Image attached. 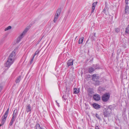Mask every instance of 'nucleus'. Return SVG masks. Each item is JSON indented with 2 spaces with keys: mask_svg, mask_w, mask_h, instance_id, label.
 <instances>
[{
  "mask_svg": "<svg viewBox=\"0 0 129 129\" xmlns=\"http://www.w3.org/2000/svg\"><path fill=\"white\" fill-rule=\"evenodd\" d=\"M16 55L15 50H14L9 56L7 61L5 64L6 67L9 68L13 63Z\"/></svg>",
  "mask_w": 129,
  "mask_h": 129,
  "instance_id": "1",
  "label": "nucleus"
},
{
  "mask_svg": "<svg viewBox=\"0 0 129 129\" xmlns=\"http://www.w3.org/2000/svg\"><path fill=\"white\" fill-rule=\"evenodd\" d=\"M111 109L109 107L105 108L103 111V115L105 117H108L111 112Z\"/></svg>",
  "mask_w": 129,
  "mask_h": 129,
  "instance_id": "2",
  "label": "nucleus"
},
{
  "mask_svg": "<svg viewBox=\"0 0 129 129\" xmlns=\"http://www.w3.org/2000/svg\"><path fill=\"white\" fill-rule=\"evenodd\" d=\"M9 111V108L7 109V111L5 113L4 115L2 117V120L1 121L2 124H0V126L3 125L6 120V118L7 116Z\"/></svg>",
  "mask_w": 129,
  "mask_h": 129,
  "instance_id": "3",
  "label": "nucleus"
},
{
  "mask_svg": "<svg viewBox=\"0 0 129 129\" xmlns=\"http://www.w3.org/2000/svg\"><path fill=\"white\" fill-rule=\"evenodd\" d=\"M110 94L109 93L106 92L102 96V99L104 102H107L109 99Z\"/></svg>",
  "mask_w": 129,
  "mask_h": 129,
  "instance_id": "4",
  "label": "nucleus"
},
{
  "mask_svg": "<svg viewBox=\"0 0 129 129\" xmlns=\"http://www.w3.org/2000/svg\"><path fill=\"white\" fill-rule=\"evenodd\" d=\"M61 12V9L60 8L58 9L57 10L55 15L54 17L53 20V21L54 23L56 22L58 18L60 15Z\"/></svg>",
  "mask_w": 129,
  "mask_h": 129,
  "instance_id": "5",
  "label": "nucleus"
},
{
  "mask_svg": "<svg viewBox=\"0 0 129 129\" xmlns=\"http://www.w3.org/2000/svg\"><path fill=\"white\" fill-rule=\"evenodd\" d=\"M93 98L94 100L96 101H99L101 99V96L100 95L98 94H95L93 96Z\"/></svg>",
  "mask_w": 129,
  "mask_h": 129,
  "instance_id": "6",
  "label": "nucleus"
},
{
  "mask_svg": "<svg viewBox=\"0 0 129 129\" xmlns=\"http://www.w3.org/2000/svg\"><path fill=\"white\" fill-rule=\"evenodd\" d=\"M17 111L16 110H15L13 111V113L12 114V117L11 118L12 119L15 120V118L17 115Z\"/></svg>",
  "mask_w": 129,
  "mask_h": 129,
  "instance_id": "7",
  "label": "nucleus"
},
{
  "mask_svg": "<svg viewBox=\"0 0 129 129\" xmlns=\"http://www.w3.org/2000/svg\"><path fill=\"white\" fill-rule=\"evenodd\" d=\"M100 78V77L97 75L94 74L92 76V80L93 81H95V79L98 80Z\"/></svg>",
  "mask_w": 129,
  "mask_h": 129,
  "instance_id": "8",
  "label": "nucleus"
},
{
  "mask_svg": "<svg viewBox=\"0 0 129 129\" xmlns=\"http://www.w3.org/2000/svg\"><path fill=\"white\" fill-rule=\"evenodd\" d=\"M73 60L72 59H70L68 60L67 64L68 67L73 65Z\"/></svg>",
  "mask_w": 129,
  "mask_h": 129,
  "instance_id": "9",
  "label": "nucleus"
},
{
  "mask_svg": "<svg viewBox=\"0 0 129 129\" xmlns=\"http://www.w3.org/2000/svg\"><path fill=\"white\" fill-rule=\"evenodd\" d=\"M92 106L94 108L96 109H98L100 108L101 106L96 103H94L92 104Z\"/></svg>",
  "mask_w": 129,
  "mask_h": 129,
  "instance_id": "10",
  "label": "nucleus"
},
{
  "mask_svg": "<svg viewBox=\"0 0 129 129\" xmlns=\"http://www.w3.org/2000/svg\"><path fill=\"white\" fill-rule=\"evenodd\" d=\"M31 107L30 104H28L26 106V110L27 113L31 111Z\"/></svg>",
  "mask_w": 129,
  "mask_h": 129,
  "instance_id": "11",
  "label": "nucleus"
},
{
  "mask_svg": "<svg viewBox=\"0 0 129 129\" xmlns=\"http://www.w3.org/2000/svg\"><path fill=\"white\" fill-rule=\"evenodd\" d=\"M34 128L35 129H45L42 126H41L39 123H37L34 127Z\"/></svg>",
  "mask_w": 129,
  "mask_h": 129,
  "instance_id": "12",
  "label": "nucleus"
},
{
  "mask_svg": "<svg viewBox=\"0 0 129 129\" xmlns=\"http://www.w3.org/2000/svg\"><path fill=\"white\" fill-rule=\"evenodd\" d=\"M129 6L126 4L125 7V14H128L129 13Z\"/></svg>",
  "mask_w": 129,
  "mask_h": 129,
  "instance_id": "13",
  "label": "nucleus"
},
{
  "mask_svg": "<svg viewBox=\"0 0 129 129\" xmlns=\"http://www.w3.org/2000/svg\"><path fill=\"white\" fill-rule=\"evenodd\" d=\"M87 91L88 93V94L89 95H91L93 93V92L92 89L90 88L88 89Z\"/></svg>",
  "mask_w": 129,
  "mask_h": 129,
  "instance_id": "14",
  "label": "nucleus"
},
{
  "mask_svg": "<svg viewBox=\"0 0 129 129\" xmlns=\"http://www.w3.org/2000/svg\"><path fill=\"white\" fill-rule=\"evenodd\" d=\"M23 35H22L21 34L18 37L17 40V43H18L19 42L21 39L23 37Z\"/></svg>",
  "mask_w": 129,
  "mask_h": 129,
  "instance_id": "15",
  "label": "nucleus"
},
{
  "mask_svg": "<svg viewBox=\"0 0 129 129\" xmlns=\"http://www.w3.org/2000/svg\"><path fill=\"white\" fill-rule=\"evenodd\" d=\"M21 77V76L20 75L18 76L15 81V82L16 83H19L20 82Z\"/></svg>",
  "mask_w": 129,
  "mask_h": 129,
  "instance_id": "16",
  "label": "nucleus"
},
{
  "mask_svg": "<svg viewBox=\"0 0 129 129\" xmlns=\"http://www.w3.org/2000/svg\"><path fill=\"white\" fill-rule=\"evenodd\" d=\"M94 70H95L94 68H93L92 67H90L89 68L88 71L89 73H91Z\"/></svg>",
  "mask_w": 129,
  "mask_h": 129,
  "instance_id": "17",
  "label": "nucleus"
},
{
  "mask_svg": "<svg viewBox=\"0 0 129 129\" xmlns=\"http://www.w3.org/2000/svg\"><path fill=\"white\" fill-rule=\"evenodd\" d=\"M74 94H76L78 93L79 92V89H78L77 88H74Z\"/></svg>",
  "mask_w": 129,
  "mask_h": 129,
  "instance_id": "18",
  "label": "nucleus"
},
{
  "mask_svg": "<svg viewBox=\"0 0 129 129\" xmlns=\"http://www.w3.org/2000/svg\"><path fill=\"white\" fill-rule=\"evenodd\" d=\"M84 38L83 37H82L79 39L78 43L79 44H82L83 41V39Z\"/></svg>",
  "mask_w": 129,
  "mask_h": 129,
  "instance_id": "19",
  "label": "nucleus"
},
{
  "mask_svg": "<svg viewBox=\"0 0 129 129\" xmlns=\"http://www.w3.org/2000/svg\"><path fill=\"white\" fill-rule=\"evenodd\" d=\"M95 36H93L90 35V38L92 41H95Z\"/></svg>",
  "mask_w": 129,
  "mask_h": 129,
  "instance_id": "20",
  "label": "nucleus"
},
{
  "mask_svg": "<svg viewBox=\"0 0 129 129\" xmlns=\"http://www.w3.org/2000/svg\"><path fill=\"white\" fill-rule=\"evenodd\" d=\"M125 33L126 34H129V25L126 28Z\"/></svg>",
  "mask_w": 129,
  "mask_h": 129,
  "instance_id": "21",
  "label": "nucleus"
},
{
  "mask_svg": "<svg viewBox=\"0 0 129 129\" xmlns=\"http://www.w3.org/2000/svg\"><path fill=\"white\" fill-rule=\"evenodd\" d=\"M93 67L95 69H100V67H99V65L98 64L94 65L93 66Z\"/></svg>",
  "mask_w": 129,
  "mask_h": 129,
  "instance_id": "22",
  "label": "nucleus"
},
{
  "mask_svg": "<svg viewBox=\"0 0 129 129\" xmlns=\"http://www.w3.org/2000/svg\"><path fill=\"white\" fill-rule=\"evenodd\" d=\"M15 121V120H14L12 119H11V120L10 121V122L9 124V128H10V126H11L12 125L13 122L14 121Z\"/></svg>",
  "mask_w": 129,
  "mask_h": 129,
  "instance_id": "23",
  "label": "nucleus"
},
{
  "mask_svg": "<svg viewBox=\"0 0 129 129\" xmlns=\"http://www.w3.org/2000/svg\"><path fill=\"white\" fill-rule=\"evenodd\" d=\"M29 29L27 28H26L24 30L23 32L21 34L22 35H25L26 32Z\"/></svg>",
  "mask_w": 129,
  "mask_h": 129,
  "instance_id": "24",
  "label": "nucleus"
},
{
  "mask_svg": "<svg viewBox=\"0 0 129 129\" xmlns=\"http://www.w3.org/2000/svg\"><path fill=\"white\" fill-rule=\"evenodd\" d=\"M40 51L39 50V49L37 50L35 52V53L33 55V56H35L36 55L38 54L40 52Z\"/></svg>",
  "mask_w": 129,
  "mask_h": 129,
  "instance_id": "25",
  "label": "nucleus"
},
{
  "mask_svg": "<svg viewBox=\"0 0 129 129\" xmlns=\"http://www.w3.org/2000/svg\"><path fill=\"white\" fill-rule=\"evenodd\" d=\"M35 57V56L33 55V56L31 57L30 61V64H31L33 62V61Z\"/></svg>",
  "mask_w": 129,
  "mask_h": 129,
  "instance_id": "26",
  "label": "nucleus"
},
{
  "mask_svg": "<svg viewBox=\"0 0 129 129\" xmlns=\"http://www.w3.org/2000/svg\"><path fill=\"white\" fill-rule=\"evenodd\" d=\"M11 27L10 26H9L8 27H7V28H6L5 29V31H6L7 30H8L10 29H11Z\"/></svg>",
  "mask_w": 129,
  "mask_h": 129,
  "instance_id": "27",
  "label": "nucleus"
},
{
  "mask_svg": "<svg viewBox=\"0 0 129 129\" xmlns=\"http://www.w3.org/2000/svg\"><path fill=\"white\" fill-rule=\"evenodd\" d=\"M97 2L93 3L92 4V7H95L96 6V5H97Z\"/></svg>",
  "mask_w": 129,
  "mask_h": 129,
  "instance_id": "28",
  "label": "nucleus"
},
{
  "mask_svg": "<svg viewBox=\"0 0 129 129\" xmlns=\"http://www.w3.org/2000/svg\"><path fill=\"white\" fill-rule=\"evenodd\" d=\"M95 84L96 85H99L100 84V81L98 80H95Z\"/></svg>",
  "mask_w": 129,
  "mask_h": 129,
  "instance_id": "29",
  "label": "nucleus"
},
{
  "mask_svg": "<svg viewBox=\"0 0 129 129\" xmlns=\"http://www.w3.org/2000/svg\"><path fill=\"white\" fill-rule=\"evenodd\" d=\"M115 30L116 32L118 33L120 29L118 28H117L115 29Z\"/></svg>",
  "mask_w": 129,
  "mask_h": 129,
  "instance_id": "30",
  "label": "nucleus"
},
{
  "mask_svg": "<svg viewBox=\"0 0 129 129\" xmlns=\"http://www.w3.org/2000/svg\"><path fill=\"white\" fill-rule=\"evenodd\" d=\"M62 98L63 100H66V99H67L66 95H63L62 96Z\"/></svg>",
  "mask_w": 129,
  "mask_h": 129,
  "instance_id": "31",
  "label": "nucleus"
},
{
  "mask_svg": "<svg viewBox=\"0 0 129 129\" xmlns=\"http://www.w3.org/2000/svg\"><path fill=\"white\" fill-rule=\"evenodd\" d=\"M95 8V7H92V8H91V13H93L94 12V10Z\"/></svg>",
  "mask_w": 129,
  "mask_h": 129,
  "instance_id": "32",
  "label": "nucleus"
},
{
  "mask_svg": "<svg viewBox=\"0 0 129 129\" xmlns=\"http://www.w3.org/2000/svg\"><path fill=\"white\" fill-rule=\"evenodd\" d=\"M95 116H96V117L98 118V119L99 120V119H100V118L99 117V116L98 114H97V113L96 114Z\"/></svg>",
  "mask_w": 129,
  "mask_h": 129,
  "instance_id": "33",
  "label": "nucleus"
},
{
  "mask_svg": "<svg viewBox=\"0 0 129 129\" xmlns=\"http://www.w3.org/2000/svg\"><path fill=\"white\" fill-rule=\"evenodd\" d=\"M95 129H100L99 127L97 125H96L95 126Z\"/></svg>",
  "mask_w": 129,
  "mask_h": 129,
  "instance_id": "34",
  "label": "nucleus"
},
{
  "mask_svg": "<svg viewBox=\"0 0 129 129\" xmlns=\"http://www.w3.org/2000/svg\"><path fill=\"white\" fill-rule=\"evenodd\" d=\"M129 0H125V3L127 5L128 4V1Z\"/></svg>",
  "mask_w": 129,
  "mask_h": 129,
  "instance_id": "35",
  "label": "nucleus"
},
{
  "mask_svg": "<svg viewBox=\"0 0 129 129\" xmlns=\"http://www.w3.org/2000/svg\"><path fill=\"white\" fill-rule=\"evenodd\" d=\"M103 12L105 13H106V9L105 8L102 11Z\"/></svg>",
  "mask_w": 129,
  "mask_h": 129,
  "instance_id": "36",
  "label": "nucleus"
},
{
  "mask_svg": "<svg viewBox=\"0 0 129 129\" xmlns=\"http://www.w3.org/2000/svg\"><path fill=\"white\" fill-rule=\"evenodd\" d=\"M55 102H56V103H57V105L58 106V107H59V104L57 102V101H56Z\"/></svg>",
  "mask_w": 129,
  "mask_h": 129,
  "instance_id": "37",
  "label": "nucleus"
},
{
  "mask_svg": "<svg viewBox=\"0 0 129 129\" xmlns=\"http://www.w3.org/2000/svg\"><path fill=\"white\" fill-rule=\"evenodd\" d=\"M96 33H94V35L93 36H95Z\"/></svg>",
  "mask_w": 129,
  "mask_h": 129,
  "instance_id": "38",
  "label": "nucleus"
},
{
  "mask_svg": "<svg viewBox=\"0 0 129 129\" xmlns=\"http://www.w3.org/2000/svg\"><path fill=\"white\" fill-rule=\"evenodd\" d=\"M90 75H88V76H89V77H88V78H89L90 77Z\"/></svg>",
  "mask_w": 129,
  "mask_h": 129,
  "instance_id": "39",
  "label": "nucleus"
},
{
  "mask_svg": "<svg viewBox=\"0 0 129 129\" xmlns=\"http://www.w3.org/2000/svg\"><path fill=\"white\" fill-rule=\"evenodd\" d=\"M77 36H76V38H75V40L76 39H77Z\"/></svg>",
  "mask_w": 129,
  "mask_h": 129,
  "instance_id": "40",
  "label": "nucleus"
},
{
  "mask_svg": "<svg viewBox=\"0 0 129 129\" xmlns=\"http://www.w3.org/2000/svg\"><path fill=\"white\" fill-rule=\"evenodd\" d=\"M103 119H104L103 118ZM104 119V121L105 122H106V121L105 120V119Z\"/></svg>",
  "mask_w": 129,
  "mask_h": 129,
  "instance_id": "41",
  "label": "nucleus"
}]
</instances>
